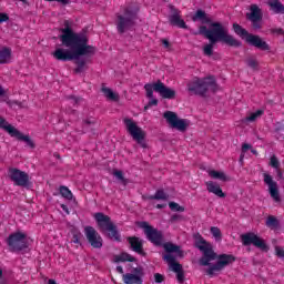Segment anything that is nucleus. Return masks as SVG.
<instances>
[{
    "mask_svg": "<svg viewBox=\"0 0 284 284\" xmlns=\"http://www.w3.org/2000/svg\"><path fill=\"white\" fill-rule=\"evenodd\" d=\"M192 21H200L202 23L199 30L193 32L194 37H199L200 34L209 40V43L203 47L204 57H212V54H214L215 43H224L230 48H241V45H243V42L230 34V31L223 23L214 22L212 18L201 9L192 17ZM205 24L209 26V28Z\"/></svg>",
    "mask_w": 284,
    "mask_h": 284,
    "instance_id": "obj_1",
    "label": "nucleus"
},
{
    "mask_svg": "<svg viewBox=\"0 0 284 284\" xmlns=\"http://www.w3.org/2000/svg\"><path fill=\"white\" fill-rule=\"evenodd\" d=\"M195 247L203 253V256L200 258V265L206 268L207 276H216L220 272H223V268L232 265L236 261V256L232 254H220L216 255L212 244L205 241L201 234L195 236Z\"/></svg>",
    "mask_w": 284,
    "mask_h": 284,
    "instance_id": "obj_2",
    "label": "nucleus"
},
{
    "mask_svg": "<svg viewBox=\"0 0 284 284\" xmlns=\"http://www.w3.org/2000/svg\"><path fill=\"white\" fill-rule=\"evenodd\" d=\"M64 48H57L55 52L52 53V57L57 61H75L77 68L74 69L75 74H81L85 70V63L88 61L82 57H94L97 54V47L90 44H83L79 42H61Z\"/></svg>",
    "mask_w": 284,
    "mask_h": 284,
    "instance_id": "obj_3",
    "label": "nucleus"
},
{
    "mask_svg": "<svg viewBox=\"0 0 284 284\" xmlns=\"http://www.w3.org/2000/svg\"><path fill=\"white\" fill-rule=\"evenodd\" d=\"M138 227L144 230L145 237L155 247H163L168 254H179V256H183V251H181V246L172 242H165L163 231L154 229V226L150 225V223H148L146 221L138 222Z\"/></svg>",
    "mask_w": 284,
    "mask_h": 284,
    "instance_id": "obj_4",
    "label": "nucleus"
},
{
    "mask_svg": "<svg viewBox=\"0 0 284 284\" xmlns=\"http://www.w3.org/2000/svg\"><path fill=\"white\" fill-rule=\"evenodd\" d=\"M186 88L189 94L195 97H205L209 90H211V92H216V90H219V85H216V79H214V77H207L204 79L195 78L187 82Z\"/></svg>",
    "mask_w": 284,
    "mask_h": 284,
    "instance_id": "obj_5",
    "label": "nucleus"
},
{
    "mask_svg": "<svg viewBox=\"0 0 284 284\" xmlns=\"http://www.w3.org/2000/svg\"><path fill=\"white\" fill-rule=\"evenodd\" d=\"M98 230L104 234V236H108L111 241H116V243H121V234L119 233V230L114 225V222H112V219L109 215H105L104 213L98 212L93 215Z\"/></svg>",
    "mask_w": 284,
    "mask_h": 284,
    "instance_id": "obj_6",
    "label": "nucleus"
},
{
    "mask_svg": "<svg viewBox=\"0 0 284 284\" xmlns=\"http://www.w3.org/2000/svg\"><path fill=\"white\" fill-rule=\"evenodd\" d=\"M115 17L118 34H125L136 26L138 12L132 7H126L123 13H116Z\"/></svg>",
    "mask_w": 284,
    "mask_h": 284,
    "instance_id": "obj_7",
    "label": "nucleus"
},
{
    "mask_svg": "<svg viewBox=\"0 0 284 284\" xmlns=\"http://www.w3.org/2000/svg\"><path fill=\"white\" fill-rule=\"evenodd\" d=\"M233 31L237 37H240V39H244L248 45H253V48H257V50H261L262 52L270 51V44H267L263 38L247 32L245 28L241 27V24L233 23Z\"/></svg>",
    "mask_w": 284,
    "mask_h": 284,
    "instance_id": "obj_8",
    "label": "nucleus"
},
{
    "mask_svg": "<svg viewBox=\"0 0 284 284\" xmlns=\"http://www.w3.org/2000/svg\"><path fill=\"white\" fill-rule=\"evenodd\" d=\"M62 34L59 36L61 43H82L88 44L90 39L85 32H74L72 29L70 21H64V28L60 29Z\"/></svg>",
    "mask_w": 284,
    "mask_h": 284,
    "instance_id": "obj_9",
    "label": "nucleus"
},
{
    "mask_svg": "<svg viewBox=\"0 0 284 284\" xmlns=\"http://www.w3.org/2000/svg\"><path fill=\"white\" fill-rule=\"evenodd\" d=\"M144 90L146 92L148 99H153L154 92H158L162 99H176V91L165 85V83H163L161 80H158L153 84H145Z\"/></svg>",
    "mask_w": 284,
    "mask_h": 284,
    "instance_id": "obj_10",
    "label": "nucleus"
},
{
    "mask_svg": "<svg viewBox=\"0 0 284 284\" xmlns=\"http://www.w3.org/2000/svg\"><path fill=\"white\" fill-rule=\"evenodd\" d=\"M123 121L133 141H136L138 145H140L144 150L148 149V142H145V132L141 130L139 125H136V122H134V120L126 118Z\"/></svg>",
    "mask_w": 284,
    "mask_h": 284,
    "instance_id": "obj_11",
    "label": "nucleus"
},
{
    "mask_svg": "<svg viewBox=\"0 0 284 284\" xmlns=\"http://www.w3.org/2000/svg\"><path fill=\"white\" fill-rule=\"evenodd\" d=\"M28 235L22 232H16L8 236L7 245L11 252H23L28 250Z\"/></svg>",
    "mask_w": 284,
    "mask_h": 284,
    "instance_id": "obj_12",
    "label": "nucleus"
},
{
    "mask_svg": "<svg viewBox=\"0 0 284 284\" xmlns=\"http://www.w3.org/2000/svg\"><path fill=\"white\" fill-rule=\"evenodd\" d=\"M242 245L244 247H250V245H254V247H257V250H261L262 252H270V246L267 243H265V240L261 239L255 233H245L241 235Z\"/></svg>",
    "mask_w": 284,
    "mask_h": 284,
    "instance_id": "obj_13",
    "label": "nucleus"
},
{
    "mask_svg": "<svg viewBox=\"0 0 284 284\" xmlns=\"http://www.w3.org/2000/svg\"><path fill=\"white\" fill-rule=\"evenodd\" d=\"M164 119L173 128V130H179V132H185L190 128V120L179 119L175 112L166 111L163 114Z\"/></svg>",
    "mask_w": 284,
    "mask_h": 284,
    "instance_id": "obj_14",
    "label": "nucleus"
},
{
    "mask_svg": "<svg viewBox=\"0 0 284 284\" xmlns=\"http://www.w3.org/2000/svg\"><path fill=\"white\" fill-rule=\"evenodd\" d=\"M9 178L18 187H28L30 185V175L19 169H10Z\"/></svg>",
    "mask_w": 284,
    "mask_h": 284,
    "instance_id": "obj_15",
    "label": "nucleus"
},
{
    "mask_svg": "<svg viewBox=\"0 0 284 284\" xmlns=\"http://www.w3.org/2000/svg\"><path fill=\"white\" fill-rule=\"evenodd\" d=\"M84 234L91 247L94 250H101V247H103V237H101V234H99L93 226L84 227Z\"/></svg>",
    "mask_w": 284,
    "mask_h": 284,
    "instance_id": "obj_16",
    "label": "nucleus"
},
{
    "mask_svg": "<svg viewBox=\"0 0 284 284\" xmlns=\"http://www.w3.org/2000/svg\"><path fill=\"white\" fill-rule=\"evenodd\" d=\"M163 261L172 268V272H175L178 283H185V272L183 271V266L180 263H176V257L172 254H166L163 256Z\"/></svg>",
    "mask_w": 284,
    "mask_h": 284,
    "instance_id": "obj_17",
    "label": "nucleus"
},
{
    "mask_svg": "<svg viewBox=\"0 0 284 284\" xmlns=\"http://www.w3.org/2000/svg\"><path fill=\"white\" fill-rule=\"evenodd\" d=\"M251 12L246 13V19L252 22L253 30H261L263 21V11L258 6L252 4L250 8Z\"/></svg>",
    "mask_w": 284,
    "mask_h": 284,
    "instance_id": "obj_18",
    "label": "nucleus"
},
{
    "mask_svg": "<svg viewBox=\"0 0 284 284\" xmlns=\"http://www.w3.org/2000/svg\"><path fill=\"white\" fill-rule=\"evenodd\" d=\"M264 183L268 186L271 197L275 203H281V193H278V183L274 181L272 175L264 173Z\"/></svg>",
    "mask_w": 284,
    "mask_h": 284,
    "instance_id": "obj_19",
    "label": "nucleus"
},
{
    "mask_svg": "<svg viewBox=\"0 0 284 284\" xmlns=\"http://www.w3.org/2000/svg\"><path fill=\"white\" fill-rule=\"evenodd\" d=\"M171 14L169 16V22L175 28H181L182 30H187V24L185 20L181 19V11L174 6H170Z\"/></svg>",
    "mask_w": 284,
    "mask_h": 284,
    "instance_id": "obj_20",
    "label": "nucleus"
},
{
    "mask_svg": "<svg viewBox=\"0 0 284 284\" xmlns=\"http://www.w3.org/2000/svg\"><path fill=\"white\" fill-rule=\"evenodd\" d=\"M126 241L132 252L140 254V256H145V251H143V243H144L143 239L138 236H129L126 237Z\"/></svg>",
    "mask_w": 284,
    "mask_h": 284,
    "instance_id": "obj_21",
    "label": "nucleus"
},
{
    "mask_svg": "<svg viewBox=\"0 0 284 284\" xmlns=\"http://www.w3.org/2000/svg\"><path fill=\"white\" fill-rule=\"evenodd\" d=\"M207 192L211 194H215V196H219V199H225V193L221 189V185L216 182L209 181L205 183Z\"/></svg>",
    "mask_w": 284,
    "mask_h": 284,
    "instance_id": "obj_22",
    "label": "nucleus"
},
{
    "mask_svg": "<svg viewBox=\"0 0 284 284\" xmlns=\"http://www.w3.org/2000/svg\"><path fill=\"white\" fill-rule=\"evenodd\" d=\"M12 136L14 139H18V141H23L32 150H34L37 148V145L34 144V141H32V139H30V135H23V133H21V131H19V130H17Z\"/></svg>",
    "mask_w": 284,
    "mask_h": 284,
    "instance_id": "obj_23",
    "label": "nucleus"
},
{
    "mask_svg": "<svg viewBox=\"0 0 284 284\" xmlns=\"http://www.w3.org/2000/svg\"><path fill=\"white\" fill-rule=\"evenodd\" d=\"M123 283L125 284H143V277L141 275H135L132 273L123 274Z\"/></svg>",
    "mask_w": 284,
    "mask_h": 284,
    "instance_id": "obj_24",
    "label": "nucleus"
},
{
    "mask_svg": "<svg viewBox=\"0 0 284 284\" xmlns=\"http://www.w3.org/2000/svg\"><path fill=\"white\" fill-rule=\"evenodd\" d=\"M12 59V49L4 47L0 50V65L8 63Z\"/></svg>",
    "mask_w": 284,
    "mask_h": 284,
    "instance_id": "obj_25",
    "label": "nucleus"
},
{
    "mask_svg": "<svg viewBox=\"0 0 284 284\" xmlns=\"http://www.w3.org/2000/svg\"><path fill=\"white\" fill-rule=\"evenodd\" d=\"M271 10L275 12V14H284V6L278 0H270L267 2Z\"/></svg>",
    "mask_w": 284,
    "mask_h": 284,
    "instance_id": "obj_26",
    "label": "nucleus"
},
{
    "mask_svg": "<svg viewBox=\"0 0 284 284\" xmlns=\"http://www.w3.org/2000/svg\"><path fill=\"white\" fill-rule=\"evenodd\" d=\"M0 128L1 130H4L10 134V136H13V134L17 132V128L12 126L8 121H6L3 118L0 116Z\"/></svg>",
    "mask_w": 284,
    "mask_h": 284,
    "instance_id": "obj_27",
    "label": "nucleus"
},
{
    "mask_svg": "<svg viewBox=\"0 0 284 284\" xmlns=\"http://www.w3.org/2000/svg\"><path fill=\"white\" fill-rule=\"evenodd\" d=\"M136 263V257L129 253H122L120 256H115V263Z\"/></svg>",
    "mask_w": 284,
    "mask_h": 284,
    "instance_id": "obj_28",
    "label": "nucleus"
},
{
    "mask_svg": "<svg viewBox=\"0 0 284 284\" xmlns=\"http://www.w3.org/2000/svg\"><path fill=\"white\" fill-rule=\"evenodd\" d=\"M71 234H72L71 243H75L77 245H81V239L83 237V234H81V231H79V229L72 226L71 227Z\"/></svg>",
    "mask_w": 284,
    "mask_h": 284,
    "instance_id": "obj_29",
    "label": "nucleus"
},
{
    "mask_svg": "<svg viewBox=\"0 0 284 284\" xmlns=\"http://www.w3.org/2000/svg\"><path fill=\"white\" fill-rule=\"evenodd\" d=\"M209 176H211V179H217L219 181H230V178H227L224 172L220 171L211 170L209 171Z\"/></svg>",
    "mask_w": 284,
    "mask_h": 284,
    "instance_id": "obj_30",
    "label": "nucleus"
},
{
    "mask_svg": "<svg viewBox=\"0 0 284 284\" xmlns=\"http://www.w3.org/2000/svg\"><path fill=\"white\" fill-rule=\"evenodd\" d=\"M102 92L109 101H119V94L114 93L110 88H102Z\"/></svg>",
    "mask_w": 284,
    "mask_h": 284,
    "instance_id": "obj_31",
    "label": "nucleus"
},
{
    "mask_svg": "<svg viewBox=\"0 0 284 284\" xmlns=\"http://www.w3.org/2000/svg\"><path fill=\"white\" fill-rule=\"evenodd\" d=\"M152 201H168V194L163 190H158L154 195H151Z\"/></svg>",
    "mask_w": 284,
    "mask_h": 284,
    "instance_id": "obj_32",
    "label": "nucleus"
},
{
    "mask_svg": "<svg viewBox=\"0 0 284 284\" xmlns=\"http://www.w3.org/2000/svg\"><path fill=\"white\" fill-rule=\"evenodd\" d=\"M278 225V219H276L274 215H270L266 219V227H271V230H276Z\"/></svg>",
    "mask_w": 284,
    "mask_h": 284,
    "instance_id": "obj_33",
    "label": "nucleus"
},
{
    "mask_svg": "<svg viewBox=\"0 0 284 284\" xmlns=\"http://www.w3.org/2000/svg\"><path fill=\"white\" fill-rule=\"evenodd\" d=\"M60 194L63 199H67V201H72L73 199L72 191H70L68 186H60Z\"/></svg>",
    "mask_w": 284,
    "mask_h": 284,
    "instance_id": "obj_34",
    "label": "nucleus"
},
{
    "mask_svg": "<svg viewBox=\"0 0 284 284\" xmlns=\"http://www.w3.org/2000/svg\"><path fill=\"white\" fill-rule=\"evenodd\" d=\"M258 116H263V110H257L256 112L251 113L250 116L245 118V121L248 123H254Z\"/></svg>",
    "mask_w": 284,
    "mask_h": 284,
    "instance_id": "obj_35",
    "label": "nucleus"
},
{
    "mask_svg": "<svg viewBox=\"0 0 284 284\" xmlns=\"http://www.w3.org/2000/svg\"><path fill=\"white\" fill-rule=\"evenodd\" d=\"M113 176H115L123 185H128V180L123 176V171H113Z\"/></svg>",
    "mask_w": 284,
    "mask_h": 284,
    "instance_id": "obj_36",
    "label": "nucleus"
},
{
    "mask_svg": "<svg viewBox=\"0 0 284 284\" xmlns=\"http://www.w3.org/2000/svg\"><path fill=\"white\" fill-rule=\"evenodd\" d=\"M169 207L172 212H185V207L181 206L176 202H170Z\"/></svg>",
    "mask_w": 284,
    "mask_h": 284,
    "instance_id": "obj_37",
    "label": "nucleus"
},
{
    "mask_svg": "<svg viewBox=\"0 0 284 284\" xmlns=\"http://www.w3.org/2000/svg\"><path fill=\"white\" fill-rule=\"evenodd\" d=\"M211 234L216 239L217 241H221L223 239V234L221 233V229L217 226H212L211 227Z\"/></svg>",
    "mask_w": 284,
    "mask_h": 284,
    "instance_id": "obj_38",
    "label": "nucleus"
},
{
    "mask_svg": "<svg viewBox=\"0 0 284 284\" xmlns=\"http://www.w3.org/2000/svg\"><path fill=\"white\" fill-rule=\"evenodd\" d=\"M271 168H274V170H278L281 168V162H278V158L276 155H272L270 160Z\"/></svg>",
    "mask_w": 284,
    "mask_h": 284,
    "instance_id": "obj_39",
    "label": "nucleus"
},
{
    "mask_svg": "<svg viewBox=\"0 0 284 284\" xmlns=\"http://www.w3.org/2000/svg\"><path fill=\"white\" fill-rule=\"evenodd\" d=\"M246 65H248V68H252V70H258V61L252 58L246 60Z\"/></svg>",
    "mask_w": 284,
    "mask_h": 284,
    "instance_id": "obj_40",
    "label": "nucleus"
},
{
    "mask_svg": "<svg viewBox=\"0 0 284 284\" xmlns=\"http://www.w3.org/2000/svg\"><path fill=\"white\" fill-rule=\"evenodd\" d=\"M151 99L148 104L144 106V110H150V108H152V105H159V100L154 99V98H149Z\"/></svg>",
    "mask_w": 284,
    "mask_h": 284,
    "instance_id": "obj_41",
    "label": "nucleus"
},
{
    "mask_svg": "<svg viewBox=\"0 0 284 284\" xmlns=\"http://www.w3.org/2000/svg\"><path fill=\"white\" fill-rule=\"evenodd\" d=\"M133 272H134L135 276H140V278H143V276L145 274L143 272V267H141V266H138V267L133 268Z\"/></svg>",
    "mask_w": 284,
    "mask_h": 284,
    "instance_id": "obj_42",
    "label": "nucleus"
},
{
    "mask_svg": "<svg viewBox=\"0 0 284 284\" xmlns=\"http://www.w3.org/2000/svg\"><path fill=\"white\" fill-rule=\"evenodd\" d=\"M275 254L278 258H284V250L281 246H275Z\"/></svg>",
    "mask_w": 284,
    "mask_h": 284,
    "instance_id": "obj_43",
    "label": "nucleus"
},
{
    "mask_svg": "<svg viewBox=\"0 0 284 284\" xmlns=\"http://www.w3.org/2000/svg\"><path fill=\"white\" fill-rule=\"evenodd\" d=\"M164 281H165V276H163V274H160V273L154 274V282L155 283H163Z\"/></svg>",
    "mask_w": 284,
    "mask_h": 284,
    "instance_id": "obj_44",
    "label": "nucleus"
},
{
    "mask_svg": "<svg viewBox=\"0 0 284 284\" xmlns=\"http://www.w3.org/2000/svg\"><path fill=\"white\" fill-rule=\"evenodd\" d=\"M6 21H10V16H8V13L0 12V23H6Z\"/></svg>",
    "mask_w": 284,
    "mask_h": 284,
    "instance_id": "obj_45",
    "label": "nucleus"
},
{
    "mask_svg": "<svg viewBox=\"0 0 284 284\" xmlns=\"http://www.w3.org/2000/svg\"><path fill=\"white\" fill-rule=\"evenodd\" d=\"M69 99H72L73 105H79V103H81V101H83V98H77L74 95H70Z\"/></svg>",
    "mask_w": 284,
    "mask_h": 284,
    "instance_id": "obj_46",
    "label": "nucleus"
},
{
    "mask_svg": "<svg viewBox=\"0 0 284 284\" xmlns=\"http://www.w3.org/2000/svg\"><path fill=\"white\" fill-rule=\"evenodd\" d=\"M45 1H57L58 3H61L62 6H70V3H72V0H45Z\"/></svg>",
    "mask_w": 284,
    "mask_h": 284,
    "instance_id": "obj_47",
    "label": "nucleus"
},
{
    "mask_svg": "<svg viewBox=\"0 0 284 284\" xmlns=\"http://www.w3.org/2000/svg\"><path fill=\"white\" fill-rule=\"evenodd\" d=\"M272 34H284L282 28L271 29Z\"/></svg>",
    "mask_w": 284,
    "mask_h": 284,
    "instance_id": "obj_48",
    "label": "nucleus"
},
{
    "mask_svg": "<svg viewBox=\"0 0 284 284\" xmlns=\"http://www.w3.org/2000/svg\"><path fill=\"white\" fill-rule=\"evenodd\" d=\"M247 150H252V146L248 143H244L242 145V153L245 154V152H247Z\"/></svg>",
    "mask_w": 284,
    "mask_h": 284,
    "instance_id": "obj_49",
    "label": "nucleus"
},
{
    "mask_svg": "<svg viewBox=\"0 0 284 284\" xmlns=\"http://www.w3.org/2000/svg\"><path fill=\"white\" fill-rule=\"evenodd\" d=\"M175 221H181V215H179V214L172 215V216H171V222H172V223H175Z\"/></svg>",
    "mask_w": 284,
    "mask_h": 284,
    "instance_id": "obj_50",
    "label": "nucleus"
},
{
    "mask_svg": "<svg viewBox=\"0 0 284 284\" xmlns=\"http://www.w3.org/2000/svg\"><path fill=\"white\" fill-rule=\"evenodd\" d=\"M84 125H94V120L87 119L83 121Z\"/></svg>",
    "mask_w": 284,
    "mask_h": 284,
    "instance_id": "obj_51",
    "label": "nucleus"
},
{
    "mask_svg": "<svg viewBox=\"0 0 284 284\" xmlns=\"http://www.w3.org/2000/svg\"><path fill=\"white\" fill-rule=\"evenodd\" d=\"M61 209H62L63 212H65L67 214H70V211H69V209H68V205L61 204Z\"/></svg>",
    "mask_w": 284,
    "mask_h": 284,
    "instance_id": "obj_52",
    "label": "nucleus"
},
{
    "mask_svg": "<svg viewBox=\"0 0 284 284\" xmlns=\"http://www.w3.org/2000/svg\"><path fill=\"white\" fill-rule=\"evenodd\" d=\"M275 170H276V173H277V178L283 179V171H281V168L275 169Z\"/></svg>",
    "mask_w": 284,
    "mask_h": 284,
    "instance_id": "obj_53",
    "label": "nucleus"
},
{
    "mask_svg": "<svg viewBox=\"0 0 284 284\" xmlns=\"http://www.w3.org/2000/svg\"><path fill=\"white\" fill-rule=\"evenodd\" d=\"M162 43H163L164 48H170V41L163 39Z\"/></svg>",
    "mask_w": 284,
    "mask_h": 284,
    "instance_id": "obj_54",
    "label": "nucleus"
},
{
    "mask_svg": "<svg viewBox=\"0 0 284 284\" xmlns=\"http://www.w3.org/2000/svg\"><path fill=\"white\" fill-rule=\"evenodd\" d=\"M2 276H3V270L0 268V284H8V283L1 281Z\"/></svg>",
    "mask_w": 284,
    "mask_h": 284,
    "instance_id": "obj_55",
    "label": "nucleus"
},
{
    "mask_svg": "<svg viewBox=\"0 0 284 284\" xmlns=\"http://www.w3.org/2000/svg\"><path fill=\"white\" fill-rule=\"evenodd\" d=\"M116 272H119V274H123V266H116Z\"/></svg>",
    "mask_w": 284,
    "mask_h": 284,
    "instance_id": "obj_56",
    "label": "nucleus"
},
{
    "mask_svg": "<svg viewBox=\"0 0 284 284\" xmlns=\"http://www.w3.org/2000/svg\"><path fill=\"white\" fill-rule=\"evenodd\" d=\"M6 95V90H3V88L0 87V97H4Z\"/></svg>",
    "mask_w": 284,
    "mask_h": 284,
    "instance_id": "obj_57",
    "label": "nucleus"
},
{
    "mask_svg": "<svg viewBox=\"0 0 284 284\" xmlns=\"http://www.w3.org/2000/svg\"><path fill=\"white\" fill-rule=\"evenodd\" d=\"M164 207H165V204H158V205H156V209H158V210H163Z\"/></svg>",
    "mask_w": 284,
    "mask_h": 284,
    "instance_id": "obj_58",
    "label": "nucleus"
},
{
    "mask_svg": "<svg viewBox=\"0 0 284 284\" xmlns=\"http://www.w3.org/2000/svg\"><path fill=\"white\" fill-rule=\"evenodd\" d=\"M251 152H252V154H255V155L258 154V152L254 149H251Z\"/></svg>",
    "mask_w": 284,
    "mask_h": 284,
    "instance_id": "obj_59",
    "label": "nucleus"
},
{
    "mask_svg": "<svg viewBox=\"0 0 284 284\" xmlns=\"http://www.w3.org/2000/svg\"><path fill=\"white\" fill-rule=\"evenodd\" d=\"M49 284H57V281H54V280H49Z\"/></svg>",
    "mask_w": 284,
    "mask_h": 284,
    "instance_id": "obj_60",
    "label": "nucleus"
},
{
    "mask_svg": "<svg viewBox=\"0 0 284 284\" xmlns=\"http://www.w3.org/2000/svg\"><path fill=\"white\" fill-rule=\"evenodd\" d=\"M16 103V105H21V103H19V102H14Z\"/></svg>",
    "mask_w": 284,
    "mask_h": 284,
    "instance_id": "obj_61",
    "label": "nucleus"
},
{
    "mask_svg": "<svg viewBox=\"0 0 284 284\" xmlns=\"http://www.w3.org/2000/svg\"><path fill=\"white\" fill-rule=\"evenodd\" d=\"M240 160L243 161V155H241Z\"/></svg>",
    "mask_w": 284,
    "mask_h": 284,
    "instance_id": "obj_62",
    "label": "nucleus"
},
{
    "mask_svg": "<svg viewBox=\"0 0 284 284\" xmlns=\"http://www.w3.org/2000/svg\"><path fill=\"white\" fill-rule=\"evenodd\" d=\"M19 1H22V2H23V1H26V0H19Z\"/></svg>",
    "mask_w": 284,
    "mask_h": 284,
    "instance_id": "obj_63",
    "label": "nucleus"
}]
</instances>
